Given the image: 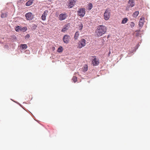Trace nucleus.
<instances>
[{"instance_id":"393cba45","label":"nucleus","mask_w":150,"mask_h":150,"mask_svg":"<svg viewBox=\"0 0 150 150\" xmlns=\"http://www.w3.org/2000/svg\"><path fill=\"white\" fill-rule=\"evenodd\" d=\"M134 25L135 24L134 22H132L130 23V25L131 27L133 28L134 27Z\"/></svg>"},{"instance_id":"423d86ee","label":"nucleus","mask_w":150,"mask_h":150,"mask_svg":"<svg viewBox=\"0 0 150 150\" xmlns=\"http://www.w3.org/2000/svg\"><path fill=\"white\" fill-rule=\"evenodd\" d=\"M27 28L26 27H23L22 28L21 27L18 26L15 28V30L17 32H19L20 31L23 32H25L27 30Z\"/></svg>"},{"instance_id":"9d476101","label":"nucleus","mask_w":150,"mask_h":150,"mask_svg":"<svg viewBox=\"0 0 150 150\" xmlns=\"http://www.w3.org/2000/svg\"><path fill=\"white\" fill-rule=\"evenodd\" d=\"M144 18L143 17H142L140 19L139 25L140 27L142 28L144 25Z\"/></svg>"},{"instance_id":"7ed1b4c3","label":"nucleus","mask_w":150,"mask_h":150,"mask_svg":"<svg viewBox=\"0 0 150 150\" xmlns=\"http://www.w3.org/2000/svg\"><path fill=\"white\" fill-rule=\"evenodd\" d=\"M86 41L84 39H82L78 43L77 48L79 49L85 46L86 44Z\"/></svg>"},{"instance_id":"dca6fc26","label":"nucleus","mask_w":150,"mask_h":150,"mask_svg":"<svg viewBox=\"0 0 150 150\" xmlns=\"http://www.w3.org/2000/svg\"><path fill=\"white\" fill-rule=\"evenodd\" d=\"M93 7V5L91 3H89L87 5V8L88 10H90L92 9V8Z\"/></svg>"},{"instance_id":"2eb2a0df","label":"nucleus","mask_w":150,"mask_h":150,"mask_svg":"<svg viewBox=\"0 0 150 150\" xmlns=\"http://www.w3.org/2000/svg\"><path fill=\"white\" fill-rule=\"evenodd\" d=\"M34 0H30L27 2L25 4V5L27 6H29L32 5L33 2Z\"/></svg>"},{"instance_id":"b1692460","label":"nucleus","mask_w":150,"mask_h":150,"mask_svg":"<svg viewBox=\"0 0 150 150\" xmlns=\"http://www.w3.org/2000/svg\"><path fill=\"white\" fill-rule=\"evenodd\" d=\"M79 30H81L83 28V25L81 23L79 25Z\"/></svg>"},{"instance_id":"f8f14e48","label":"nucleus","mask_w":150,"mask_h":150,"mask_svg":"<svg viewBox=\"0 0 150 150\" xmlns=\"http://www.w3.org/2000/svg\"><path fill=\"white\" fill-rule=\"evenodd\" d=\"M76 2L75 0H70L68 5V8H70L73 7Z\"/></svg>"},{"instance_id":"f3484780","label":"nucleus","mask_w":150,"mask_h":150,"mask_svg":"<svg viewBox=\"0 0 150 150\" xmlns=\"http://www.w3.org/2000/svg\"><path fill=\"white\" fill-rule=\"evenodd\" d=\"M139 14V12L138 11L135 12L132 14V16L134 18H136L137 16Z\"/></svg>"},{"instance_id":"a211bd4d","label":"nucleus","mask_w":150,"mask_h":150,"mask_svg":"<svg viewBox=\"0 0 150 150\" xmlns=\"http://www.w3.org/2000/svg\"><path fill=\"white\" fill-rule=\"evenodd\" d=\"M20 47L22 48V49H25L27 47V46L26 44H21Z\"/></svg>"},{"instance_id":"39448f33","label":"nucleus","mask_w":150,"mask_h":150,"mask_svg":"<svg viewBox=\"0 0 150 150\" xmlns=\"http://www.w3.org/2000/svg\"><path fill=\"white\" fill-rule=\"evenodd\" d=\"M78 15L81 17H83L85 14V9L84 8H80L78 11Z\"/></svg>"},{"instance_id":"f257e3e1","label":"nucleus","mask_w":150,"mask_h":150,"mask_svg":"<svg viewBox=\"0 0 150 150\" xmlns=\"http://www.w3.org/2000/svg\"><path fill=\"white\" fill-rule=\"evenodd\" d=\"M107 27L103 25H99L97 27L95 31V35L99 37L102 36L106 32Z\"/></svg>"},{"instance_id":"4468645a","label":"nucleus","mask_w":150,"mask_h":150,"mask_svg":"<svg viewBox=\"0 0 150 150\" xmlns=\"http://www.w3.org/2000/svg\"><path fill=\"white\" fill-rule=\"evenodd\" d=\"M69 28V25H65L64 26L62 30V31L63 32H65Z\"/></svg>"},{"instance_id":"f03ea898","label":"nucleus","mask_w":150,"mask_h":150,"mask_svg":"<svg viewBox=\"0 0 150 150\" xmlns=\"http://www.w3.org/2000/svg\"><path fill=\"white\" fill-rule=\"evenodd\" d=\"M111 10L109 8H107L106 9L104 14V19L107 21L110 18V16Z\"/></svg>"},{"instance_id":"412c9836","label":"nucleus","mask_w":150,"mask_h":150,"mask_svg":"<svg viewBox=\"0 0 150 150\" xmlns=\"http://www.w3.org/2000/svg\"><path fill=\"white\" fill-rule=\"evenodd\" d=\"M128 21V19L127 18H124L123 20H122L121 23L122 24H125L127 22V21Z\"/></svg>"},{"instance_id":"aec40b11","label":"nucleus","mask_w":150,"mask_h":150,"mask_svg":"<svg viewBox=\"0 0 150 150\" xmlns=\"http://www.w3.org/2000/svg\"><path fill=\"white\" fill-rule=\"evenodd\" d=\"M79 35V32H78V31L76 32L75 33V35H74V37L75 39V40L77 39V38H78V37Z\"/></svg>"},{"instance_id":"5701e85b","label":"nucleus","mask_w":150,"mask_h":150,"mask_svg":"<svg viewBox=\"0 0 150 150\" xmlns=\"http://www.w3.org/2000/svg\"><path fill=\"white\" fill-rule=\"evenodd\" d=\"M72 80H73V81H74V82L75 83L77 81V77L75 76H74L73 77Z\"/></svg>"},{"instance_id":"1a4fd4ad","label":"nucleus","mask_w":150,"mask_h":150,"mask_svg":"<svg viewBox=\"0 0 150 150\" xmlns=\"http://www.w3.org/2000/svg\"><path fill=\"white\" fill-rule=\"evenodd\" d=\"M67 17L66 14L61 13L59 15V18L60 21H62L66 19Z\"/></svg>"},{"instance_id":"6e6552de","label":"nucleus","mask_w":150,"mask_h":150,"mask_svg":"<svg viewBox=\"0 0 150 150\" xmlns=\"http://www.w3.org/2000/svg\"><path fill=\"white\" fill-rule=\"evenodd\" d=\"M70 39L69 36L65 35L63 37V40L64 43H68Z\"/></svg>"},{"instance_id":"9b49d317","label":"nucleus","mask_w":150,"mask_h":150,"mask_svg":"<svg viewBox=\"0 0 150 150\" xmlns=\"http://www.w3.org/2000/svg\"><path fill=\"white\" fill-rule=\"evenodd\" d=\"M135 3L133 0H129L128 1V8H132L134 6Z\"/></svg>"},{"instance_id":"bb28decb","label":"nucleus","mask_w":150,"mask_h":150,"mask_svg":"<svg viewBox=\"0 0 150 150\" xmlns=\"http://www.w3.org/2000/svg\"><path fill=\"white\" fill-rule=\"evenodd\" d=\"M55 48L54 47H53L52 48V50H53V51H54L55 50Z\"/></svg>"},{"instance_id":"4be33fe9","label":"nucleus","mask_w":150,"mask_h":150,"mask_svg":"<svg viewBox=\"0 0 150 150\" xmlns=\"http://www.w3.org/2000/svg\"><path fill=\"white\" fill-rule=\"evenodd\" d=\"M88 70V66L87 65H85L84 66V68L83 69V71L84 72L87 71Z\"/></svg>"},{"instance_id":"0eeeda50","label":"nucleus","mask_w":150,"mask_h":150,"mask_svg":"<svg viewBox=\"0 0 150 150\" xmlns=\"http://www.w3.org/2000/svg\"><path fill=\"white\" fill-rule=\"evenodd\" d=\"M93 57L94 58V59L92 62L93 66H96L98 65L99 63L98 59L96 58L95 56H93Z\"/></svg>"},{"instance_id":"c85d7f7f","label":"nucleus","mask_w":150,"mask_h":150,"mask_svg":"<svg viewBox=\"0 0 150 150\" xmlns=\"http://www.w3.org/2000/svg\"><path fill=\"white\" fill-rule=\"evenodd\" d=\"M110 54V52H109V53L108 55H109Z\"/></svg>"},{"instance_id":"cd10ccee","label":"nucleus","mask_w":150,"mask_h":150,"mask_svg":"<svg viewBox=\"0 0 150 150\" xmlns=\"http://www.w3.org/2000/svg\"><path fill=\"white\" fill-rule=\"evenodd\" d=\"M1 17L2 18H3L4 17V14H1Z\"/></svg>"},{"instance_id":"ddd939ff","label":"nucleus","mask_w":150,"mask_h":150,"mask_svg":"<svg viewBox=\"0 0 150 150\" xmlns=\"http://www.w3.org/2000/svg\"><path fill=\"white\" fill-rule=\"evenodd\" d=\"M48 11L47 10L45 11L41 16V18L43 21H45L46 20V17L47 15Z\"/></svg>"},{"instance_id":"20e7f679","label":"nucleus","mask_w":150,"mask_h":150,"mask_svg":"<svg viewBox=\"0 0 150 150\" xmlns=\"http://www.w3.org/2000/svg\"><path fill=\"white\" fill-rule=\"evenodd\" d=\"M25 16L28 20H31L33 19L34 17V15L31 12H28L25 15Z\"/></svg>"},{"instance_id":"a878e982","label":"nucleus","mask_w":150,"mask_h":150,"mask_svg":"<svg viewBox=\"0 0 150 150\" xmlns=\"http://www.w3.org/2000/svg\"><path fill=\"white\" fill-rule=\"evenodd\" d=\"M30 36L29 35L27 34L25 36V39H28L30 38Z\"/></svg>"},{"instance_id":"6ab92c4d","label":"nucleus","mask_w":150,"mask_h":150,"mask_svg":"<svg viewBox=\"0 0 150 150\" xmlns=\"http://www.w3.org/2000/svg\"><path fill=\"white\" fill-rule=\"evenodd\" d=\"M63 50V48L62 47L60 46L59 47L57 51L58 52H62Z\"/></svg>"}]
</instances>
